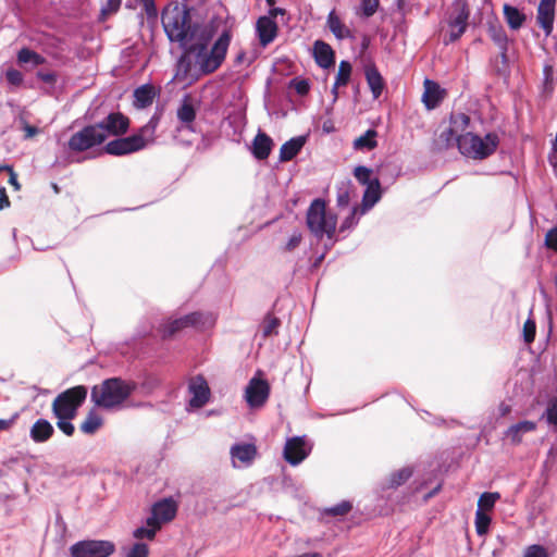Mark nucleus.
Listing matches in <instances>:
<instances>
[{
	"instance_id": "3c124183",
	"label": "nucleus",
	"mask_w": 557,
	"mask_h": 557,
	"mask_svg": "<svg viewBox=\"0 0 557 557\" xmlns=\"http://www.w3.org/2000/svg\"><path fill=\"white\" fill-rule=\"evenodd\" d=\"M543 417H545L548 424L557 426V399L549 400Z\"/></svg>"
},
{
	"instance_id": "f704fd0d",
	"label": "nucleus",
	"mask_w": 557,
	"mask_h": 557,
	"mask_svg": "<svg viewBox=\"0 0 557 557\" xmlns=\"http://www.w3.org/2000/svg\"><path fill=\"white\" fill-rule=\"evenodd\" d=\"M488 35L499 48L502 55L505 57L508 49V37L504 28L502 26H491Z\"/></svg>"
},
{
	"instance_id": "ea45409f",
	"label": "nucleus",
	"mask_w": 557,
	"mask_h": 557,
	"mask_svg": "<svg viewBox=\"0 0 557 557\" xmlns=\"http://www.w3.org/2000/svg\"><path fill=\"white\" fill-rule=\"evenodd\" d=\"M499 498L500 494L497 492H485L478 500V509H481L483 512L488 511L494 508Z\"/></svg>"
},
{
	"instance_id": "4be33fe9",
	"label": "nucleus",
	"mask_w": 557,
	"mask_h": 557,
	"mask_svg": "<svg viewBox=\"0 0 557 557\" xmlns=\"http://www.w3.org/2000/svg\"><path fill=\"white\" fill-rule=\"evenodd\" d=\"M470 124V117L465 113H457L450 117V126L443 134L442 137L446 144L449 145L451 140L456 141L457 136L465 134Z\"/></svg>"
},
{
	"instance_id": "052dcab7",
	"label": "nucleus",
	"mask_w": 557,
	"mask_h": 557,
	"mask_svg": "<svg viewBox=\"0 0 557 557\" xmlns=\"http://www.w3.org/2000/svg\"><path fill=\"white\" fill-rule=\"evenodd\" d=\"M301 242V234L300 233H294L292 234V236L289 237L287 244H286V249L287 250H294Z\"/></svg>"
},
{
	"instance_id": "8fccbe9b",
	"label": "nucleus",
	"mask_w": 557,
	"mask_h": 557,
	"mask_svg": "<svg viewBox=\"0 0 557 557\" xmlns=\"http://www.w3.org/2000/svg\"><path fill=\"white\" fill-rule=\"evenodd\" d=\"M379 0H360V13L363 17H370L372 16L377 8H379Z\"/></svg>"
},
{
	"instance_id": "20e7f679",
	"label": "nucleus",
	"mask_w": 557,
	"mask_h": 557,
	"mask_svg": "<svg viewBox=\"0 0 557 557\" xmlns=\"http://www.w3.org/2000/svg\"><path fill=\"white\" fill-rule=\"evenodd\" d=\"M135 388L136 384L133 382L111 377L92 387L91 399L99 407L112 409L123 404Z\"/></svg>"
},
{
	"instance_id": "2f4dec72",
	"label": "nucleus",
	"mask_w": 557,
	"mask_h": 557,
	"mask_svg": "<svg viewBox=\"0 0 557 557\" xmlns=\"http://www.w3.org/2000/svg\"><path fill=\"white\" fill-rule=\"evenodd\" d=\"M366 79L374 99H377L384 89V81L377 69L372 65L366 69Z\"/></svg>"
},
{
	"instance_id": "bf43d9fd",
	"label": "nucleus",
	"mask_w": 557,
	"mask_h": 557,
	"mask_svg": "<svg viewBox=\"0 0 557 557\" xmlns=\"http://www.w3.org/2000/svg\"><path fill=\"white\" fill-rule=\"evenodd\" d=\"M37 77L47 84H54L57 82V74L54 72L38 71Z\"/></svg>"
},
{
	"instance_id": "338daca9",
	"label": "nucleus",
	"mask_w": 557,
	"mask_h": 557,
	"mask_svg": "<svg viewBox=\"0 0 557 557\" xmlns=\"http://www.w3.org/2000/svg\"><path fill=\"white\" fill-rule=\"evenodd\" d=\"M10 173V178H9V183L14 186V188L17 190L20 189V184L17 182V176L15 174V172L12 170V172H9Z\"/></svg>"
},
{
	"instance_id": "774afa93",
	"label": "nucleus",
	"mask_w": 557,
	"mask_h": 557,
	"mask_svg": "<svg viewBox=\"0 0 557 557\" xmlns=\"http://www.w3.org/2000/svg\"><path fill=\"white\" fill-rule=\"evenodd\" d=\"M121 4V0H108V5L112 9V10H116L119 9Z\"/></svg>"
},
{
	"instance_id": "6e6d98bb",
	"label": "nucleus",
	"mask_w": 557,
	"mask_h": 557,
	"mask_svg": "<svg viewBox=\"0 0 557 557\" xmlns=\"http://www.w3.org/2000/svg\"><path fill=\"white\" fill-rule=\"evenodd\" d=\"M5 79L10 85L20 86L23 82V74L15 69H9L5 72Z\"/></svg>"
},
{
	"instance_id": "09e8293b",
	"label": "nucleus",
	"mask_w": 557,
	"mask_h": 557,
	"mask_svg": "<svg viewBox=\"0 0 557 557\" xmlns=\"http://www.w3.org/2000/svg\"><path fill=\"white\" fill-rule=\"evenodd\" d=\"M158 530H160V528H157L156 525L140 527L134 530L133 536L135 539L146 537L148 540H153Z\"/></svg>"
},
{
	"instance_id": "e433bc0d",
	"label": "nucleus",
	"mask_w": 557,
	"mask_h": 557,
	"mask_svg": "<svg viewBox=\"0 0 557 557\" xmlns=\"http://www.w3.org/2000/svg\"><path fill=\"white\" fill-rule=\"evenodd\" d=\"M17 61L21 64L33 63L34 65H40L45 62V58L34 50L22 48L17 52Z\"/></svg>"
},
{
	"instance_id": "680f3d73",
	"label": "nucleus",
	"mask_w": 557,
	"mask_h": 557,
	"mask_svg": "<svg viewBox=\"0 0 557 557\" xmlns=\"http://www.w3.org/2000/svg\"><path fill=\"white\" fill-rule=\"evenodd\" d=\"M23 131L25 132L24 138L29 139L38 134L39 129L36 126L29 125L26 121H23Z\"/></svg>"
},
{
	"instance_id": "de8ad7c7",
	"label": "nucleus",
	"mask_w": 557,
	"mask_h": 557,
	"mask_svg": "<svg viewBox=\"0 0 557 557\" xmlns=\"http://www.w3.org/2000/svg\"><path fill=\"white\" fill-rule=\"evenodd\" d=\"M352 508L351 503L347 500H343L325 510L326 513L331 516H345L347 515Z\"/></svg>"
},
{
	"instance_id": "7ed1b4c3",
	"label": "nucleus",
	"mask_w": 557,
	"mask_h": 557,
	"mask_svg": "<svg viewBox=\"0 0 557 557\" xmlns=\"http://www.w3.org/2000/svg\"><path fill=\"white\" fill-rule=\"evenodd\" d=\"M162 111L157 110L150 120L136 134L116 138L104 146V151L111 156H125L146 148L154 143L156 131L161 121Z\"/></svg>"
},
{
	"instance_id": "c85d7f7f",
	"label": "nucleus",
	"mask_w": 557,
	"mask_h": 557,
	"mask_svg": "<svg viewBox=\"0 0 557 557\" xmlns=\"http://www.w3.org/2000/svg\"><path fill=\"white\" fill-rule=\"evenodd\" d=\"M306 144V137L297 136L293 137L284 143L280 149V161L287 162L293 160L302 149Z\"/></svg>"
},
{
	"instance_id": "a211bd4d",
	"label": "nucleus",
	"mask_w": 557,
	"mask_h": 557,
	"mask_svg": "<svg viewBox=\"0 0 557 557\" xmlns=\"http://www.w3.org/2000/svg\"><path fill=\"white\" fill-rule=\"evenodd\" d=\"M556 0H540L536 10V23L546 37L554 30Z\"/></svg>"
},
{
	"instance_id": "aec40b11",
	"label": "nucleus",
	"mask_w": 557,
	"mask_h": 557,
	"mask_svg": "<svg viewBox=\"0 0 557 557\" xmlns=\"http://www.w3.org/2000/svg\"><path fill=\"white\" fill-rule=\"evenodd\" d=\"M256 32L260 45L267 47L277 35V25L271 16H260L256 23Z\"/></svg>"
},
{
	"instance_id": "0eeeda50",
	"label": "nucleus",
	"mask_w": 557,
	"mask_h": 557,
	"mask_svg": "<svg viewBox=\"0 0 557 557\" xmlns=\"http://www.w3.org/2000/svg\"><path fill=\"white\" fill-rule=\"evenodd\" d=\"M87 397V388L77 385L60 393L52 403L53 414H64L65 418L76 417L78 408Z\"/></svg>"
},
{
	"instance_id": "4d7b16f0",
	"label": "nucleus",
	"mask_w": 557,
	"mask_h": 557,
	"mask_svg": "<svg viewBox=\"0 0 557 557\" xmlns=\"http://www.w3.org/2000/svg\"><path fill=\"white\" fill-rule=\"evenodd\" d=\"M545 245L547 248L557 252V226L546 233Z\"/></svg>"
},
{
	"instance_id": "4468645a",
	"label": "nucleus",
	"mask_w": 557,
	"mask_h": 557,
	"mask_svg": "<svg viewBox=\"0 0 557 557\" xmlns=\"http://www.w3.org/2000/svg\"><path fill=\"white\" fill-rule=\"evenodd\" d=\"M96 125L103 132L106 140L109 136H120L125 134L129 126V120L120 112H113Z\"/></svg>"
},
{
	"instance_id": "393cba45",
	"label": "nucleus",
	"mask_w": 557,
	"mask_h": 557,
	"mask_svg": "<svg viewBox=\"0 0 557 557\" xmlns=\"http://www.w3.org/2000/svg\"><path fill=\"white\" fill-rule=\"evenodd\" d=\"M54 433L53 425L46 419H38L29 430V437L35 443H45L49 441Z\"/></svg>"
},
{
	"instance_id": "f03ea898",
	"label": "nucleus",
	"mask_w": 557,
	"mask_h": 557,
	"mask_svg": "<svg viewBox=\"0 0 557 557\" xmlns=\"http://www.w3.org/2000/svg\"><path fill=\"white\" fill-rule=\"evenodd\" d=\"M163 29L172 42L186 45L207 26L191 22L189 9L185 4L170 3L161 14Z\"/></svg>"
},
{
	"instance_id": "bb28decb",
	"label": "nucleus",
	"mask_w": 557,
	"mask_h": 557,
	"mask_svg": "<svg viewBox=\"0 0 557 557\" xmlns=\"http://www.w3.org/2000/svg\"><path fill=\"white\" fill-rule=\"evenodd\" d=\"M326 25L338 40L352 39V32L342 22L341 17L332 10L326 17Z\"/></svg>"
},
{
	"instance_id": "13d9d810",
	"label": "nucleus",
	"mask_w": 557,
	"mask_h": 557,
	"mask_svg": "<svg viewBox=\"0 0 557 557\" xmlns=\"http://www.w3.org/2000/svg\"><path fill=\"white\" fill-rule=\"evenodd\" d=\"M356 208L352 209V211L349 213V215L343 221L339 231L344 232L345 230H349L354 227L357 224L356 219Z\"/></svg>"
},
{
	"instance_id": "69168bd1",
	"label": "nucleus",
	"mask_w": 557,
	"mask_h": 557,
	"mask_svg": "<svg viewBox=\"0 0 557 557\" xmlns=\"http://www.w3.org/2000/svg\"><path fill=\"white\" fill-rule=\"evenodd\" d=\"M285 14V10L282 9V8H272L269 10V15L268 16H271L272 20H274V17H276L277 15H284Z\"/></svg>"
},
{
	"instance_id": "5fc2aeb1",
	"label": "nucleus",
	"mask_w": 557,
	"mask_h": 557,
	"mask_svg": "<svg viewBox=\"0 0 557 557\" xmlns=\"http://www.w3.org/2000/svg\"><path fill=\"white\" fill-rule=\"evenodd\" d=\"M290 85L295 89V91L300 96L307 95L310 90L309 82L304 78H295L292 81Z\"/></svg>"
},
{
	"instance_id": "49530a36",
	"label": "nucleus",
	"mask_w": 557,
	"mask_h": 557,
	"mask_svg": "<svg viewBox=\"0 0 557 557\" xmlns=\"http://www.w3.org/2000/svg\"><path fill=\"white\" fill-rule=\"evenodd\" d=\"M350 201V182L342 183L337 187V205L338 207H347Z\"/></svg>"
},
{
	"instance_id": "864d4df0",
	"label": "nucleus",
	"mask_w": 557,
	"mask_h": 557,
	"mask_svg": "<svg viewBox=\"0 0 557 557\" xmlns=\"http://www.w3.org/2000/svg\"><path fill=\"white\" fill-rule=\"evenodd\" d=\"M148 546L144 543H135L126 554V557H148Z\"/></svg>"
},
{
	"instance_id": "a18cd8bd",
	"label": "nucleus",
	"mask_w": 557,
	"mask_h": 557,
	"mask_svg": "<svg viewBox=\"0 0 557 557\" xmlns=\"http://www.w3.org/2000/svg\"><path fill=\"white\" fill-rule=\"evenodd\" d=\"M354 175H355L356 180L361 185H364V186L370 184L374 178V177H372V170L364 165H359V166L355 168Z\"/></svg>"
},
{
	"instance_id": "4c0bfd02",
	"label": "nucleus",
	"mask_w": 557,
	"mask_h": 557,
	"mask_svg": "<svg viewBox=\"0 0 557 557\" xmlns=\"http://www.w3.org/2000/svg\"><path fill=\"white\" fill-rule=\"evenodd\" d=\"M491 521L492 519L486 512H483L481 509H476L474 524L476 534L479 536H484L487 534Z\"/></svg>"
},
{
	"instance_id": "423d86ee",
	"label": "nucleus",
	"mask_w": 557,
	"mask_h": 557,
	"mask_svg": "<svg viewBox=\"0 0 557 557\" xmlns=\"http://www.w3.org/2000/svg\"><path fill=\"white\" fill-rule=\"evenodd\" d=\"M336 224L337 218L326 210L325 201L320 198L314 199L307 211V226L310 232L319 239L324 236L332 238Z\"/></svg>"
},
{
	"instance_id": "1a4fd4ad",
	"label": "nucleus",
	"mask_w": 557,
	"mask_h": 557,
	"mask_svg": "<svg viewBox=\"0 0 557 557\" xmlns=\"http://www.w3.org/2000/svg\"><path fill=\"white\" fill-rule=\"evenodd\" d=\"M114 550V543L107 540H84L70 547L72 557H109Z\"/></svg>"
},
{
	"instance_id": "ddd939ff",
	"label": "nucleus",
	"mask_w": 557,
	"mask_h": 557,
	"mask_svg": "<svg viewBox=\"0 0 557 557\" xmlns=\"http://www.w3.org/2000/svg\"><path fill=\"white\" fill-rule=\"evenodd\" d=\"M269 395L270 386L268 382L258 377H252L245 389V399L250 408L263 406Z\"/></svg>"
},
{
	"instance_id": "79ce46f5",
	"label": "nucleus",
	"mask_w": 557,
	"mask_h": 557,
	"mask_svg": "<svg viewBox=\"0 0 557 557\" xmlns=\"http://www.w3.org/2000/svg\"><path fill=\"white\" fill-rule=\"evenodd\" d=\"M57 418V426L63 432L66 436H72L75 432V426L72 423V420L75 417L65 418L64 414H53Z\"/></svg>"
},
{
	"instance_id": "7c9ffc66",
	"label": "nucleus",
	"mask_w": 557,
	"mask_h": 557,
	"mask_svg": "<svg viewBox=\"0 0 557 557\" xmlns=\"http://www.w3.org/2000/svg\"><path fill=\"white\" fill-rule=\"evenodd\" d=\"M503 13L506 23L513 30L520 29L527 20V16L522 11L507 3L503 7Z\"/></svg>"
},
{
	"instance_id": "603ef678",
	"label": "nucleus",
	"mask_w": 557,
	"mask_h": 557,
	"mask_svg": "<svg viewBox=\"0 0 557 557\" xmlns=\"http://www.w3.org/2000/svg\"><path fill=\"white\" fill-rule=\"evenodd\" d=\"M536 324L534 320L528 319L523 325V339L527 344H531L535 338Z\"/></svg>"
},
{
	"instance_id": "6ab92c4d",
	"label": "nucleus",
	"mask_w": 557,
	"mask_h": 557,
	"mask_svg": "<svg viewBox=\"0 0 557 557\" xmlns=\"http://www.w3.org/2000/svg\"><path fill=\"white\" fill-rule=\"evenodd\" d=\"M176 116L183 128L195 132L194 121L196 119V108L189 95H184L176 110Z\"/></svg>"
},
{
	"instance_id": "f3484780",
	"label": "nucleus",
	"mask_w": 557,
	"mask_h": 557,
	"mask_svg": "<svg viewBox=\"0 0 557 557\" xmlns=\"http://www.w3.org/2000/svg\"><path fill=\"white\" fill-rule=\"evenodd\" d=\"M188 392L191 395L189 406L193 408H202L209 400L210 388L202 375L190 379Z\"/></svg>"
},
{
	"instance_id": "473e14b6",
	"label": "nucleus",
	"mask_w": 557,
	"mask_h": 557,
	"mask_svg": "<svg viewBox=\"0 0 557 557\" xmlns=\"http://www.w3.org/2000/svg\"><path fill=\"white\" fill-rule=\"evenodd\" d=\"M382 196L381 184L377 177L366 186V190L362 197V203L364 208H372Z\"/></svg>"
},
{
	"instance_id": "dca6fc26",
	"label": "nucleus",
	"mask_w": 557,
	"mask_h": 557,
	"mask_svg": "<svg viewBox=\"0 0 557 557\" xmlns=\"http://www.w3.org/2000/svg\"><path fill=\"white\" fill-rule=\"evenodd\" d=\"M309 454L310 447L307 446L304 437L295 436L286 441L283 455L289 465H299Z\"/></svg>"
},
{
	"instance_id": "6e6552de",
	"label": "nucleus",
	"mask_w": 557,
	"mask_h": 557,
	"mask_svg": "<svg viewBox=\"0 0 557 557\" xmlns=\"http://www.w3.org/2000/svg\"><path fill=\"white\" fill-rule=\"evenodd\" d=\"M103 143V132L94 124L87 125L74 133L67 141V148L73 152H83Z\"/></svg>"
},
{
	"instance_id": "9d476101",
	"label": "nucleus",
	"mask_w": 557,
	"mask_h": 557,
	"mask_svg": "<svg viewBox=\"0 0 557 557\" xmlns=\"http://www.w3.org/2000/svg\"><path fill=\"white\" fill-rule=\"evenodd\" d=\"M180 46L184 48V52L176 62V72L174 77L177 81L191 83L203 74L198 73L190 42Z\"/></svg>"
},
{
	"instance_id": "37998d69",
	"label": "nucleus",
	"mask_w": 557,
	"mask_h": 557,
	"mask_svg": "<svg viewBox=\"0 0 557 557\" xmlns=\"http://www.w3.org/2000/svg\"><path fill=\"white\" fill-rule=\"evenodd\" d=\"M278 326H280V320L272 314H268L264 318L263 323H262L263 337H269L273 334H276Z\"/></svg>"
},
{
	"instance_id": "c756f323",
	"label": "nucleus",
	"mask_w": 557,
	"mask_h": 557,
	"mask_svg": "<svg viewBox=\"0 0 557 557\" xmlns=\"http://www.w3.org/2000/svg\"><path fill=\"white\" fill-rule=\"evenodd\" d=\"M156 97L154 87L149 84L141 85L134 90V107L144 109L153 102Z\"/></svg>"
},
{
	"instance_id": "f8f14e48",
	"label": "nucleus",
	"mask_w": 557,
	"mask_h": 557,
	"mask_svg": "<svg viewBox=\"0 0 557 557\" xmlns=\"http://www.w3.org/2000/svg\"><path fill=\"white\" fill-rule=\"evenodd\" d=\"M177 512V504L172 498H164L156 504L151 508V516L147 518V525H156L157 528L162 527L163 523L172 521Z\"/></svg>"
},
{
	"instance_id": "9b49d317",
	"label": "nucleus",
	"mask_w": 557,
	"mask_h": 557,
	"mask_svg": "<svg viewBox=\"0 0 557 557\" xmlns=\"http://www.w3.org/2000/svg\"><path fill=\"white\" fill-rule=\"evenodd\" d=\"M209 320V317L201 312H191L184 317L169 321L160 326L162 337H170L176 332L188 327V326H200L205 325Z\"/></svg>"
},
{
	"instance_id": "b1692460",
	"label": "nucleus",
	"mask_w": 557,
	"mask_h": 557,
	"mask_svg": "<svg viewBox=\"0 0 557 557\" xmlns=\"http://www.w3.org/2000/svg\"><path fill=\"white\" fill-rule=\"evenodd\" d=\"M444 97V90L440 87V85L431 79L424 81V92L422 96V101L428 109L436 108Z\"/></svg>"
},
{
	"instance_id": "412c9836",
	"label": "nucleus",
	"mask_w": 557,
	"mask_h": 557,
	"mask_svg": "<svg viewBox=\"0 0 557 557\" xmlns=\"http://www.w3.org/2000/svg\"><path fill=\"white\" fill-rule=\"evenodd\" d=\"M537 424L531 420L519 421L518 423L511 424L505 432V438L509 440L512 445H519L522 443L523 435L532 433L536 430Z\"/></svg>"
},
{
	"instance_id": "2eb2a0df",
	"label": "nucleus",
	"mask_w": 557,
	"mask_h": 557,
	"mask_svg": "<svg viewBox=\"0 0 557 557\" xmlns=\"http://www.w3.org/2000/svg\"><path fill=\"white\" fill-rule=\"evenodd\" d=\"M258 454L253 443H236L230 449L234 468H247L252 465Z\"/></svg>"
},
{
	"instance_id": "f257e3e1",
	"label": "nucleus",
	"mask_w": 557,
	"mask_h": 557,
	"mask_svg": "<svg viewBox=\"0 0 557 557\" xmlns=\"http://www.w3.org/2000/svg\"><path fill=\"white\" fill-rule=\"evenodd\" d=\"M213 33L211 28L206 27L198 36L191 41V52L198 73L209 75L215 72L224 62L230 44H231V32L224 29L218 39L212 41Z\"/></svg>"
},
{
	"instance_id": "a878e982",
	"label": "nucleus",
	"mask_w": 557,
	"mask_h": 557,
	"mask_svg": "<svg viewBox=\"0 0 557 557\" xmlns=\"http://www.w3.org/2000/svg\"><path fill=\"white\" fill-rule=\"evenodd\" d=\"M313 55L317 64L322 69H329L334 64V51L331 46L322 40L313 44Z\"/></svg>"
},
{
	"instance_id": "72a5a7b5",
	"label": "nucleus",
	"mask_w": 557,
	"mask_h": 557,
	"mask_svg": "<svg viewBox=\"0 0 557 557\" xmlns=\"http://www.w3.org/2000/svg\"><path fill=\"white\" fill-rule=\"evenodd\" d=\"M377 133L375 129L370 128L363 135L359 136L354 140V148L356 150H371L377 145L376 143Z\"/></svg>"
},
{
	"instance_id": "58836bf2",
	"label": "nucleus",
	"mask_w": 557,
	"mask_h": 557,
	"mask_svg": "<svg viewBox=\"0 0 557 557\" xmlns=\"http://www.w3.org/2000/svg\"><path fill=\"white\" fill-rule=\"evenodd\" d=\"M412 475V470L408 467L393 472L388 480V487L396 488L403 485Z\"/></svg>"
},
{
	"instance_id": "c03bdc74",
	"label": "nucleus",
	"mask_w": 557,
	"mask_h": 557,
	"mask_svg": "<svg viewBox=\"0 0 557 557\" xmlns=\"http://www.w3.org/2000/svg\"><path fill=\"white\" fill-rule=\"evenodd\" d=\"M522 557H550V555L545 546L532 544L523 549Z\"/></svg>"
},
{
	"instance_id": "c9c22d12",
	"label": "nucleus",
	"mask_w": 557,
	"mask_h": 557,
	"mask_svg": "<svg viewBox=\"0 0 557 557\" xmlns=\"http://www.w3.org/2000/svg\"><path fill=\"white\" fill-rule=\"evenodd\" d=\"M102 425V419L96 412L90 411L81 424V431L87 435L95 434Z\"/></svg>"
},
{
	"instance_id": "cd10ccee",
	"label": "nucleus",
	"mask_w": 557,
	"mask_h": 557,
	"mask_svg": "<svg viewBox=\"0 0 557 557\" xmlns=\"http://www.w3.org/2000/svg\"><path fill=\"white\" fill-rule=\"evenodd\" d=\"M469 13L462 9L454 18L449 21V38L444 40L445 45L456 41L466 32Z\"/></svg>"
},
{
	"instance_id": "5701e85b",
	"label": "nucleus",
	"mask_w": 557,
	"mask_h": 557,
	"mask_svg": "<svg viewBox=\"0 0 557 557\" xmlns=\"http://www.w3.org/2000/svg\"><path fill=\"white\" fill-rule=\"evenodd\" d=\"M273 145L272 138L259 131L252 140L251 153L257 160H265L270 156Z\"/></svg>"
},
{
	"instance_id": "a19ab883",
	"label": "nucleus",
	"mask_w": 557,
	"mask_h": 557,
	"mask_svg": "<svg viewBox=\"0 0 557 557\" xmlns=\"http://www.w3.org/2000/svg\"><path fill=\"white\" fill-rule=\"evenodd\" d=\"M351 64L349 61L343 60L339 63L338 73L335 78L336 85L345 86L348 84L350 75H351Z\"/></svg>"
},
{
	"instance_id": "0e129e2a",
	"label": "nucleus",
	"mask_w": 557,
	"mask_h": 557,
	"mask_svg": "<svg viewBox=\"0 0 557 557\" xmlns=\"http://www.w3.org/2000/svg\"><path fill=\"white\" fill-rule=\"evenodd\" d=\"M9 207H10V200L7 195L5 188L1 187L0 188V210H3Z\"/></svg>"
},
{
	"instance_id": "39448f33",
	"label": "nucleus",
	"mask_w": 557,
	"mask_h": 557,
	"mask_svg": "<svg viewBox=\"0 0 557 557\" xmlns=\"http://www.w3.org/2000/svg\"><path fill=\"white\" fill-rule=\"evenodd\" d=\"M457 147L461 154L475 160H483L495 152L499 145V137L495 133H487L480 137L471 132L457 136Z\"/></svg>"
},
{
	"instance_id": "e2e57ef3",
	"label": "nucleus",
	"mask_w": 557,
	"mask_h": 557,
	"mask_svg": "<svg viewBox=\"0 0 557 557\" xmlns=\"http://www.w3.org/2000/svg\"><path fill=\"white\" fill-rule=\"evenodd\" d=\"M17 413L13 414L10 419H0V431H7L14 424Z\"/></svg>"
}]
</instances>
